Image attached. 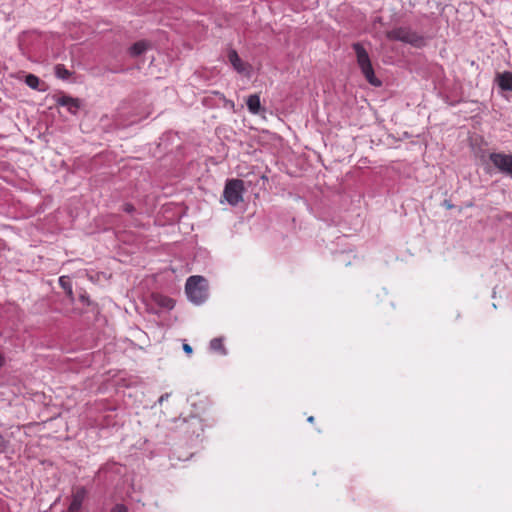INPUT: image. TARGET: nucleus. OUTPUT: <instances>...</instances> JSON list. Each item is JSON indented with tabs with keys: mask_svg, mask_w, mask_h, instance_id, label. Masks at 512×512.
Masks as SVG:
<instances>
[{
	"mask_svg": "<svg viewBox=\"0 0 512 512\" xmlns=\"http://www.w3.org/2000/svg\"><path fill=\"white\" fill-rule=\"evenodd\" d=\"M123 210L127 213H132L134 211V206L130 203H126L123 205Z\"/></svg>",
	"mask_w": 512,
	"mask_h": 512,
	"instance_id": "aec40b11",
	"label": "nucleus"
},
{
	"mask_svg": "<svg viewBox=\"0 0 512 512\" xmlns=\"http://www.w3.org/2000/svg\"><path fill=\"white\" fill-rule=\"evenodd\" d=\"M185 292L191 302L195 304L203 303L208 295L205 278L199 275L190 276L186 281Z\"/></svg>",
	"mask_w": 512,
	"mask_h": 512,
	"instance_id": "f03ea898",
	"label": "nucleus"
},
{
	"mask_svg": "<svg viewBox=\"0 0 512 512\" xmlns=\"http://www.w3.org/2000/svg\"><path fill=\"white\" fill-rule=\"evenodd\" d=\"M210 349L214 352L220 353L222 355H226V349L223 344L222 338H213L210 341Z\"/></svg>",
	"mask_w": 512,
	"mask_h": 512,
	"instance_id": "9b49d317",
	"label": "nucleus"
},
{
	"mask_svg": "<svg viewBox=\"0 0 512 512\" xmlns=\"http://www.w3.org/2000/svg\"><path fill=\"white\" fill-rule=\"evenodd\" d=\"M111 512H128L126 506L122 504H117Z\"/></svg>",
	"mask_w": 512,
	"mask_h": 512,
	"instance_id": "a211bd4d",
	"label": "nucleus"
},
{
	"mask_svg": "<svg viewBox=\"0 0 512 512\" xmlns=\"http://www.w3.org/2000/svg\"><path fill=\"white\" fill-rule=\"evenodd\" d=\"M55 75L60 79H67L70 76V72L62 64L55 66Z\"/></svg>",
	"mask_w": 512,
	"mask_h": 512,
	"instance_id": "4468645a",
	"label": "nucleus"
},
{
	"mask_svg": "<svg viewBox=\"0 0 512 512\" xmlns=\"http://www.w3.org/2000/svg\"><path fill=\"white\" fill-rule=\"evenodd\" d=\"M25 83L32 89H38L40 80L33 74H28L25 78Z\"/></svg>",
	"mask_w": 512,
	"mask_h": 512,
	"instance_id": "2eb2a0df",
	"label": "nucleus"
},
{
	"mask_svg": "<svg viewBox=\"0 0 512 512\" xmlns=\"http://www.w3.org/2000/svg\"><path fill=\"white\" fill-rule=\"evenodd\" d=\"M352 48L356 53L357 64L368 83L375 87L381 86L382 82L375 76L370 57L363 45L357 42Z\"/></svg>",
	"mask_w": 512,
	"mask_h": 512,
	"instance_id": "f257e3e1",
	"label": "nucleus"
},
{
	"mask_svg": "<svg viewBox=\"0 0 512 512\" xmlns=\"http://www.w3.org/2000/svg\"><path fill=\"white\" fill-rule=\"evenodd\" d=\"M307 420H308V422L313 423V422H314V417H313V416H310V417H308V419H307Z\"/></svg>",
	"mask_w": 512,
	"mask_h": 512,
	"instance_id": "393cba45",
	"label": "nucleus"
},
{
	"mask_svg": "<svg viewBox=\"0 0 512 512\" xmlns=\"http://www.w3.org/2000/svg\"><path fill=\"white\" fill-rule=\"evenodd\" d=\"M247 107L252 114H258L261 109L260 97L257 94H252L247 99Z\"/></svg>",
	"mask_w": 512,
	"mask_h": 512,
	"instance_id": "1a4fd4ad",
	"label": "nucleus"
},
{
	"mask_svg": "<svg viewBox=\"0 0 512 512\" xmlns=\"http://www.w3.org/2000/svg\"><path fill=\"white\" fill-rule=\"evenodd\" d=\"M57 105L66 107L68 111L75 115L77 114L79 108H80V101L77 98H73L67 95H63L57 98L56 100Z\"/></svg>",
	"mask_w": 512,
	"mask_h": 512,
	"instance_id": "0eeeda50",
	"label": "nucleus"
},
{
	"mask_svg": "<svg viewBox=\"0 0 512 512\" xmlns=\"http://www.w3.org/2000/svg\"><path fill=\"white\" fill-rule=\"evenodd\" d=\"M228 59L233 68L240 74H248L250 66L247 63H244L236 50L230 49L228 52Z\"/></svg>",
	"mask_w": 512,
	"mask_h": 512,
	"instance_id": "423d86ee",
	"label": "nucleus"
},
{
	"mask_svg": "<svg viewBox=\"0 0 512 512\" xmlns=\"http://www.w3.org/2000/svg\"><path fill=\"white\" fill-rule=\"evenodd\" d=\"M169 397V394H164L159 398V402L162 403L164 400H167Z\"/></svg>",
	"mask_w": 512,
	"mask_h": 512,
	"instance_id": "b1692460",
	"label": "nucleus"
},
{
	"mask_svg": "<svg viewBox=\"0 0 512 512\" xmlns=\"http://www.w3.org/2000/svg\"><path fill=\"white\" fill-rule=\"evenodd\" d=\"M183 350H184L185 353H187L189 355L192 354V352H193L192 347L189 344H187V343L183 344Z\"/></svg>",
	"mask_w": 512,
	"mask_h": 512,
	"instance_id": "412c9836",
	"label": "nucleus"
},
{
	"mask_svg": "<svg viewBox=\"0 0 512 512\" xmlns=\"http://www.w3.org/2000/svg\"><path fill=\"white\" fill-rule=\"evenodd\" d=\"M489 159L501 173L512 176V154L494 152Z\"/></svg>",
	"mask_w": 512,
	"mask_h": 512,
	"instance_id": "39448f33",
	"label": "nucleus"
},
{
	"mask_svg": "<svg viewBox=\"0 0 512 512\" xmlns=\"http://www.w3.org/2000/svg\"><path fill=\"white\" fill-rule=\"evenodd\" d=\"M155 299H156L158 305H160L163 308L170 310V309H173V307H174V301L169 297L158 295V296H156Z\"/></svg>",
	"mask_w": 512,
	"mask_h": 512,
	"instance_id": "ddd939ff",
	"label": "nucleus"
},
{
	"mask_svg": "<svg viewBox=\"0 0 512 512\" xmlns=\"http://www.w3.org/2000/svg\"><path fill=\"white\" fill-rule=\"evenodd\" d=\"M80 300L83 302V303H87L88 302V297L85 295V294H82L80 296Z\"/></svg>",
	"mask_w": 512,
	"mask_h": 512,
	"instance_id": "5701e85b",
	"label": "nucleus"
},
{
	"mask_svg": "<svg viewBox=\"0 0 512 512\" xmlns=\"http://www.w3.org/2000/svg\"><path fill=\"white\" fill-rule=\"evenodd\" d=\"M85 496H86V490L85 488L83 487H80L78 488L72 495V499L73 501H77V502H80V503H83L84 499H85Z\"/></svg>",
	"mask_w": 512,
	"mask_h": 512,
	"instance_id": "dca6fc26",
	"label": "nucleus"
},
{
	"mask_svg": "<svg viewBox=\"0 0 512 512\" xmlns=\"http://www.w3.org/2000/svg\"><path fill=\"white\" fill-rule=\"evenodd\" d=\"M2 365H3V358H2V356L0 355V366H2Z\"/></svg>",
	"mask_w": 512,
	"mask_h": 512,
	"instance_id": "a878e982",
	"label": "nucleus"
},
{
	"mask_svg": "<svg viewBox=\"0 0 512 512\" xmlns=\"http://www.w3.org/2000/svg\"><path fill=\"white\" fill-rule=\"evenodd\" d=\"M245 191L244 182L241 179H229L225 183L223 190V198L231 206H237L243 201V193Z\"/></svg>",
	"mask_w": 512,
	"mask_h": 512,
	"instance_id": "7ed1b4c3",
	"label": "nucleus"
},
{
	"mask_svg": "<svg viewBox=\"0 0 512 512\" xmlns=\"http://www.w3.org/2000/svg\"><path fill=\"white\" fill-rule=\"evenodd\" d=\"M146 50H147V43L144 41H139V42L134 43L130 47L129 51L132 56L137 57V56L143 54Z\"/></svg>",
	"mask_w": 512,
	"mask_h": 512,
	"instance_id": "f8f14e48",
	"label": "nucleus"
},
{
	"mask_svg": "<svg viewBox=\"0 0 512 512\" xmlns=\"http://www.w3.org/2000/svg\"><path fill=\"white\" fill-rule=\"evenodd\" d=\"M386 37L389 40L401 41L414 46H420L423 43V38L409 27H397L387 31Z\"/></svg>",
	"mask_w": 512,
	"mask_h": 512,
	"instance_id": "20e7f679",
	"label": "nucleus"
},
{
	"mask_svg": "<svg viewBox=\"0 0 512 512\" xmlns=\"http://www.w3.org/2000/svg\"><path fill=\"white\" fill-rule=\"evenodd\" d=\"M443 206L446 208V209H452L454 207V205L449 201V200H444L443 201Z\"/></svg>",
	"mask_w": 512,
	"mask_h": 512,
	"instance_id": "4be33fe9",
	"label": "nucleus"
},
{
	"mask_svg": "<svg viewBox=\"0 0 512 512\" xmlns=\"http://www.w3.org/2000/svg\"><path fill=\"white\" fill-rule=\"evenodd\" d=\"M59 285L65 290L69 299L74 301V294L70 278L68 276H61L59 278Z\"/></svg>",
	"mask_w": 512,
	"mask_h": 512,
	"instance_id": "9d476101",
	"label": "nucleus"
},
{
	"mask_svg": "<svg viewBox=\"0 0 512 512\" xmlns=\"http://www.w3.org/2000/svg\"><path fill=\"white\" fill-rule=\"evenodd\" d=\"M496 81L502 90L512 92V73L511 72H503L501 74H498Z\"/></svg>",
	"mask_w": 512,
	"mask_h": 512,
	"instance_id": "6e6552de",
	"label": "nucleus"
},
{
	"mask_svg": "<svg viewBox=\"0 0 512 512\" xmlns=\"http://www.w3.org/2000/svg\"><path fill=\"white\" fill-rule=\"evenodd\" d=\"M82 503L71 500V503L68 507V512H80Z\"/></svg>",
	"mask_w": 512,
	"mask_h": 512,
	"instance_id": "f3484780",
	"label": "nucleus"
},
{
	"mask_svg": "<svg viewBox=\"0 0 512 512\" xmlns=\"http://www.w3.org/2000/svg\"><path fill=\"white\" fill-rule=\"evenodd\" d=\"M7 448V442L4 437L0 434V452H4Z\"/></svg>",
	"mask_w": 512,
	"mask_h": 512,
	"instance_id": "6ab92c4d",
	"label": "nucleus"
}]
</instances>
